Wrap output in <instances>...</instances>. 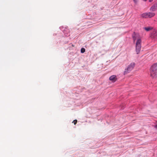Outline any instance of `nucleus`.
Segmentation results:
<instances>
[{"instance_id":"1","label":"nucleus","mask_w":157,"mask_h":157,"mask_svg":"<svg viewBox=\"0 0 157 157\" xmlns=\"http://www.w3.org/2000/svg\"><path fill=\"white\" fill-rule=\"evenodd\" d=\"M157 69V64L155 63L152 65L150 69L151 76L153 78L156 77Z\"/></svg>"},{"instance_id":"2","label":"nucleus","mask_w":157,"mask_h":157,"mask_svg":"<svg viewBox=\"0 0 157 157\" xmlns=\"http://www.w3.org/2000/svg\"><path fill=\"white\" fill-rule=\"evenodd\" d=\"M141 40L140 39L137 40L136 43V51L137 54L140 53L141 47Z\"/></svg>"},{"instance_id":"3","label":"nucleus","mask_w":157,"mask_h":157,"mask_svg":"<svg viewBox=\"0 0 157 157\" xmlns=\"http://www.w3.org/2000/svg\"><path fill=\"white\" fill-rule=\"evenodd\" d=\"M135 64L134 63H132L128 65L124 72V75L127 74L131 71L134 68Z\"/></svg>"},{"instance_id":"4","label":"nucleus","mask_w":157,"mask_h":157,"mask_svg":"<svg viewBox=\"0 0 157 157\" xmlns=\"http://www.w3.org/2000/svg\"><path fill=\"white\" fill-rule=\"evenodd\" d=\"M157 10V2L154 4L150 8V10L151 11H154Z\"/></svg>"},{"instance_id":"5","label":"nucleus","mask_w":157,"mask_h":157,"mask_svg":"<svg viewBox=\"0 0 157 157\" xmlns=\"http://www.w3.org/2000/svg\"><path fill=\"white\" fill-rule=\"evenodd\" d=\"M132 37L134 42H135L136 39L137 40L138 39H140L139 35L137 34H135V33L132 35Z\"/></svg>"},{"instance_id":"6","label":"nucleus","mask_w":157,"mask_h":157,"mask_svg":"<svg viewBox=\"0 0 157 157\" xmlns=\"http://www.w3.org/2000/svg\"><path fill=\"white\" fill-rule=\"evenodd\" d=\"M147 13H148V17H149V18L152 17H154L155 15V13L153 12H150Z\"/></svg>"},{"instance_id":"7","label":"nucleus","mask_w":157,"mask_h":157,"mask_svg":"<svg viewBox=\"0 0 157 157\" xmlns=\"http://www.w3.org/2000/svg\"><path fill=\"white\" fill-rule=\"evenodd\" d=\"M142 17L143 18H148V13H145L142 14L141 15Z\"/></svg>"},{"instance_id":"8","label":"nucleus","mask_w":157,"mask_h":157,"mask_svg":"<svg viewBox=\"0 0 157 157\" xmlns=\"http://www.w3.org/2000/svg\"><path fill=\"white\" fill-rule=\"evenodd\" d=\"M116 78V76L114 75H112L109 78V79L110 80L112 81L113 82H115V79Z\"/></svg>"},{"instance_id":"9","label":"nucleus","mask_w":157,"mask_h":157,"mask_svg":"<svg viewBox=\"0 0 157 157\" xmlns=\"http://www.w3.org/2000/svg\"><path fill=\"white\" fill-rule=\"evenodd\" d=\"M152 36L155 38L157 37V31H153L152 34Z\"/></svg>"},{"instance_id":"10","label":"nucleus","mask_w":157,"mask_h":157,"mask_svg":"<svg viewBox=\"0 0 157 157\" xmlns=\"http://www.w3.org/2000/svg\"><path fill=\"white\" fill-rule=\"evenodd\" d=\"M144 29H145L146 31H148L150 30H151L152 28L150 27H145L144 28Z\"/></svg>"},{"instance_id":"11","label":"nucleus","mask_w":157,"mask_h":157,"mask_svg":"<svg viewBox=\"0 0 157 157\" xmlns=\"http://www.w3.org/2000/svg\"><path fill=\"white\" fill-rule=\"evenodd\" d=\"M85 51V49L84 48H82L81 49V52L82 53H84Z\"/></svg>"},{"instance_id":"12","label":"nucleus","mask_w":157,"mask_h":157,"mask_svg":"<svg viewBox=\"0 0 157 157\" xmlns=\"http://www.w3.org/2000/svg\"><path fill=\"white\" fill-rule=\"evenodd\" d=\"M77 121L76 120H74L73 122L75 124H76L77 123Z\"/></svg>"},{"instance_id":"13","label":"nucleus","mask_w":157,"mask_h":157,"mask_svg":"<svg viewBox=\"0 0 157 157\" xmlns=\"http://www.w3.org/2000/svg\"><path fill=\"white\" fill-rule=\"evenodd\" d=\"M133 1L135 3H136L138 2V0H133Z\"/></svg>"},{"instance_id":"14","label":"nucleus","mask_w":157,"mask_h":157,"mask_svg":"<svg viewBox=\"0 0 157 157\" xmlns=\"http://www.w3.org/2000/svg\"><path fill=\"white\" fill-rule=\"evenodd\" d=\"M144 1H146L147 0H143ZM149 2H151L153 0H148Z\"/></svg>"},{"instance_id":"15","label":"nucleus","mask_w":157,"mask_h":157,"mask_svg":"<svg viewBox=\"0 0 157 157\" xmlns=\"http://www.w3.org/2000/svg\"><path fill=\"white\" fill-rule=\"evenodd\" d=\"M154 128L156 129H157V124L155 125Z\"/></svg>"},{"instance_id":"16","label":"nucleus","mask_w":157,"mask_h":157,"mask_svg":"<svg viewBox=\"0 0 157 157\" xmlns=\"http://www.w3.org/2000/svg\"><path fill=\"white\" fill-rule=\"evenodd\" d=\"M63 33H65V36H68L69 35L67 33V34H66L65 33V31L63 32Z\"/></svg>"}]
</instances>
